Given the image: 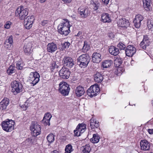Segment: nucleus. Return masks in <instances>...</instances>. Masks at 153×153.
I'll return each mask as SVG.
<instances>
[{"label":"nucleus","mask_w":153,"mask_h":153,"mask_svg":"<svg viewBox=\"0 0 153 153\" xmlns=\"http://www.w3.org/2000/svg\"><path fill=\"white\" fill-rule=\"evenodd\" d=\"M24 65V63L22 61H19L16 63V67L18 69L22 70L23 69Z\"/></svg>","instance_id":"ea45409f"},{"label":"nucleus","mask_w":153,"mask_h":153,"mask_svg":"<svg viewBox=\"0 0 153 153\" xmlns=\"http://www.w3.org/2000/svg\"><path fill=\"white\" fill-rule=\"evenodd\" d=\"M136 51V48L131 45L128 46L125 51L126 55L128 56H132Z\"/></svg>","instance_id":"4468645a"},{"label":"nucleus","mask_w":153,"mask_h":153,"mask_svg":"<svg viewBox=\"0 0 153 153\" xmlns=\"http://www.w3.org/2000/svg\"><path fill=\"white\" fill-rule=\"evenodd\" d=\"M36 136H33L32 137L30 138V141L31 142V144L36 142Z\"/></svg>","instance_id":"09e8293b"},{"label":"nucleus","mask_w":153,"mask_h":153,"mask_svg":"<svg viewBox=\"0 0 153 153\" xmlns=\"http://www.w3.org/2000/svg\"><path fill=\"white\" fill-rule=\"evenodd\" d=\"M148 132L150 134H153V129H148Z\"/></svg>","instance_id":"13d9d810"},{"label":"nucleus","mask_w":153,"mask_h":153,"mask_svg":"<svg viewBox=\"0 0 153 153\" xmlns=\"http://www.w3.org/2000/svg\"><path fill=\"white\" fill-rule=\"evenodd\" d=\"M78 11L81 17L85 18L87 17L90 13V11L88 9L80 7L78 9Z\"/></svg>","instance_id":"f8f14e48"},{"label":"nucleus","mask_w":153,"mask_h":153,"mask_svg":"<svg viewBox=\"0 0 153 153\" xmlns=\"http://www.w3.org/2000/svg\"><path fill=\"white\" fill-rule=\"evenodd\" d=\"M73 150L72 146L71 144H68L66 146L65 153H71Z\"/></svg>","instance_id":"c9c22d12"},{"label":"nucleus","mask_w":153,"mask_h":153,"mask_svg":"<svg viewBox=\"0 0 153 153\" xmlns=\"http://www.w3.org/2000/svg\"><path fill=\"white\" fill-rule=\"evenodd\" d=\"M9 103V101L8 99L7 98L4 99L0 102V109L2 110L6 109Z\"/></svg>","instance_id":"4be33fe9"},{"label":"nucleus","mask_w":153,"mask_h":153,"mask_svg":"<svg viewBox=\"0 0 153 153\" xmlns=\"http://www.w3.org/2000/svg\"><path fill=\"white\" fill-rule=\"evenodd\" d=\"M143 6L147 11H150L152 9L151 6V0H143Z\"/></svg>","instance_id":"393cba45"},{"label":"nucleus","mask_w":153,"mask_h":153,"mask_svg":"<svg viewBox=\"0 0 153 153\" xmlns=\"http://www.w3.org/2000/svg\"><path fill=\"white\" fill-rule=\"evenodd\" d=\"M108 36L110 39H111L114 37V35L113 33H111L108 34Z\"/></svg>","instance_id":"5fc2aeb1"},{"label":"nucleus","mask_w":153,"mask_h":153,"mask_svg":"<svg viewBox=\"0 0 153 153\" xmlns=\"http://www.w3.org/2000/svg\"><path fill=\"white\" fill-rule=\"evenodd\" d=\"M89 49V46L86 42H84L83 48L82 49V51L84 52H86Z\"/></svg>","instance_id":"e433bc0d"},{"label":"nucleus","mask_w":153,"mask_h":153,"mask_svg":"<svg viewBox=\"0 0 153 153\" xmlns=\"http://www.w3.org/2000/svg\"><path fill=\"white\" fill-rule=\"evenodd\" d=\"M100 138V137L98 134H94L93 137L91 139V141L92 143H97L99 142Z\"/></svg>","instance_id":"c85d7f7f"},{"label":"nucleus","mask_w":153,"mask_h":153,"mask_svg":"<svg viewBox=\"0 0 153 153\" xmlns=\"http://www.w3.org/2000/svg\"><path fill=\"white\" fill-rule=\"evenodd\" d=\"M47 139L49 143H52L54 140V135L53 134L51 133L47 136Z\"/></svg>","instance_id":"72a5a7b5"},{"label":"nucleus","mask_w":153,"mask_h":153,"mask_svg":"<svg viewBox=\"0 0 153 153\" xmlns=\"http://www.w3.org/2000/svg\"><path fill=\"white\" fill-rule=\"evenodd\" d=\"M141 149L143 151H148L150 149V143L146 140H141L140 142Z\"/></svg>","instance_id":"2eb2a0df"},{"label":"nucleus","mask_w":153,"mask_h":153,"mask_svg":"<svg viewBox=\"0 0 153 153\" xmlns=\"http://www.w3.org/2000/svg\"><path fill=\"white\" fill-rule=\"evenodd\" d=\"M34 20L33 16H28L24 20V25L25 28L27 29H30L32 26V24Z\"/></svg>","instance_id":"9d476101"},{"label":"nucleus","mask_w":153,"mask_h":153,"mask_svg":"<svg viewBox=\"0 0 153 153\" xmlns=\"http://www.w3.org/2000/svg\"><path fill=\"white\" fill-rule=\"evenodd\" d=\"M75 92L77 96L80 97L83 95L85 92L84 88L81 86L77 87L75 90Z\"/></svg>","instance_id":"a211bd4d"},{"label":"nucleus","mask_w":153,"mask_h":153,"mask_svg":"<svg viewBox=\"0 0 153 153\" xmlns=\"http://www.w3.org/2000/svg\"><path fill=\"white\" fill-rule=\"evenodd\" d=\"M92 5L93 6V9L94 10H96L99 7L100 5V4L99 2L97 1L96 2H94L92 4Z\"/></svg>","instance_id":"c03bdc74"},{"label":"nucleus","mask_w":153,"mask_h":153,"mask_svg":"<svg viewBox=\"0 0 153 153\" xmlns=\"http://www.w3.org/2000/svg\"><path fill=\"white\" fill-rule=\"evenodd\" d=\"M59 91L63 95H68L70 88L68 84L65 82H61L59 85Z\"/></svg>","instance_id":"423d86ee"},{"label":"nucleus","mask_w":153,"mask_h":153,"mask_svg":"<svg viewBox=\"0 0 153 153\" xmlns=\"http://www.w3.org/2000/svg\"><path fill=\"white\" fill-rule=\"evenodd\" d=\"M90 57L88 54H82L77 59V64L81 68L86 67L89 63Z\"/></svg>","instance_id":"f03ea898"},{"label":"nucleus","mask_w":153,"mask_h":153,"mask_svg":"<svg viewBox=\"0 0 153 153\" xmlns=\"http://www.w3.org/2000/svg\"><path fill=\"white\" fill-rule=\"evenodd\" d=\"M15 67L13 65H10L7 70V73L9 75L15 72Z\"/></svg>","instance_id":"7c9ffc66"},{"label":"nucleus","mask_w":153,"mask_h":153,"mask_svg":"<svg viewBox=\"0 0 153 153\" xmlns=\"http://www.w3.org/2000/svg\"><path fill=\"white\" fill-rule=\"evenodd\" d=\"M41 128L36 122H32L30 126V130L32 131L31 133L32 136H37L40 134Z\"/></svg>","instance_id":"0eeeda50"},{"label":"nucleus","mask_w":153,"mask_h":153,"mask_svg":"<svg viewBox=\"0 0 153 153\" xmlns=\"http://www.w3.org/2000/svg\"><path fill=\"white\" fill-rule=\"evenodd\" d=\"M64 21L60 24L58 26V31L62 35H64L65 36H67L70 32L69 21L66 19H64Z\"/></svg>","instance_id":"f257e3e1"},{"label":"nucleus","mask_w":153,"mask_h":153,"mask_svg":"<svg viewBox=\"0 0 153 153\" xmlns=\"http://www.w3.org/2000/svg\"><path fill=\"white\" fill-rule=\"evenodd\" d=\"M7 153H13L12 151H8Z\"/></svg>","instance_id":"e2e57ef3"},{"label":"nucleus","mask_w":153,"mask_h":153,"mask_svg":"<svg viewBox=\"0 0 153 153\" xmlns=\"http://www.w3.org/2000/svg\"><path fill=\"white\" fill-rule=\"evenodd\" d=\"M100 88L97 85L95 84L91 86L87 91L88 95L92 97L97 95V93L99 92Z\"/></svg>","instance_id":"6e6552de"},{"label":"nucleus","mask_w":153,"mask_h":153,"mask_svg":"<svg viewBox=\"0 0 153 153\" xmlns=\"http://www.w3.org/2000/svg\"><path fill=\"white\" fill-rule=\"evenodd\" d=\"M26 143H27V145H30L31 144V142L30 141V138H27L25 141Z\"/></svg>","instance_id":"8fccbe9b"},{"label":"nucleus","mask_w":153,"mask_h":153,"mask_svg":"<svg viewBox=\"0 0 153 153\" xmlns=\"http://www.w3.org/2000/svg\"><path fill=\"white\" fill-rule=\"evenodd\" d=\"M109 52L111 55L116 56L119 53V50L118 48L114 47L111 46L109 48Z\"/></svg>","instance_id":"bb28decb"},{"label":"nucleus","mask_w":153,"mask_h":153,"mask_svg":"<svg viewBox=\"0 0 153 153\" xmlns=\"http://www.w3.org/2000/svg\"><path fill=\"white\" fill-rule=\"evenodd\" d=\"M46 0H40V2L41 3H42L45 1Z\"/></svg>","instance_id":"680f3d73"},{"label":"nucleus","mask_w":153,"mask_h":153,"mask_svg":"<svg viewBox=\"0 0 153 153\" xmlns=\"http://www.w3.org/2000/svg\"><path fill=\"white\" fill-rule=\"evenodd\" d=\"M118 25L121 27H127L129 25L128 20L125 19H121L117 22Z\"/></svg>","instance_id":"5701e85b"},{"label":"nucleus","mask_w":153,"mask_h":153,"mask_svg":"<svg viewBox=\"0 0 153 153\" xmlns=\"http://www.w3.org/2000/svg\"><path fill=\"white\" fill-rule=\"evenodd\" d=\"M112 62V61L111 60H105L103 62L102 66L104 68H107L111 66Z\"/></svg>","instance_id":"c756f323"},{"label":"nucleus","mask_w":153,"mask_h":153,"mask_svg":"<svg viewBox=\"0 0 153 153\" xmlns=\"http://www.w3.org/2000/svg\"><path fill=\"white\" fill-rule=\"evenodd\" d=\"M32 45L31 43L29 42L25 44L24 46V51L26 54L28 55L31 53L32 51Z\"/></svg>","instance_id":"412c9836"},{"label":"nucleus","mask_w":153,"mask_h":153,"mask_svg":"<svg viewBox=\"0 0 153 153\" xmlns=\"http://www.w3.org/2000/svg\"><path fill=\"white\" fill-rule=\"evenodd\" d=\"M110 0H102V2L105 5L108 4Z\"/></svg>","instance_id":"6e6d98bb"},{"label":"nucleus","mask_w":153,"mask_h":153,"mask_svg":"<svg viewBox=\"0 0 153 153\" xmlns=\"http://www.w3.org/2000/svg\"><path fill=\"white\" fill-rule=\"evenodd\" d=\"M90 126L92 129H94L99 126V122L95 119H91L90 120Z\"/></svg>","instance_id":"a878e982"},{"label":"nucleus","mask_w":153,"mask_h":153,"mask_svg":"<svg viewBox=\"0 0 153 153\" xmlns=\"http://www.w3.org/2000/svg\"><path fill=\"white\" fill-rule=\"evenodd\" d=\"M152 105H153V100L152 101Z\"/></svg>","instance_id":"69168bd1"},{"label":"nucleus","mask_w":153,"mask_h":153,"mask_svg":"<svg viewBox=\"0 0 153 153\" xmlns=\"http://www.w3.org/2000/svg\"><path fill=\"white\" fill-rule=\"evenodd\" d=\"M79 125H80L79 126V130L80 134L83 133L85 130L86 128L85 127V124L82 123L79 124Z\"/></svg>","instance_id":"58836bf2"},{"label":"nucleus","mask_w":153,"mask_h":153,"mask_svg":"<svg viewBox=\"0 0 153 153\" xmlns=\"http://www.w3.org/2000/svg\"><path fill=\"white\" fill-rule=\"evenodd\" d=\"M40 77L39 74L37 72H31L30 74V77L32 81V84L34 85L37 83L39 80Z\"/></svg>","instance_id":"ddd939ff"},{"label":"nucleus","mask_w":153,"mask_h":153,"mask_svg":"<svg viewBox=\"0 0 153 153\" xmlns=\"http://www.w3.org/2000/svg\"><path fill=\"white\" fill-rule=\"evenodd\" d=\"M70 45V44L69 42H65L63 44V47L65 48H69Z\"/></svg>","instance_id":"49530a36"},{"label":"nucleus","mask_w":153,"mask_h":153,"mask_svg":"<svg viewBox=\"0 0 153 153\" xmlns=\"http://www.w3.org/2000/svg\"><path fill=\"white\" fill-rule=\"evenodd\" d=\"M51 153H59V152L56 150H54V151L51 152Z\"/></svg>","instance_id":"052dcab7"},{"label":"nucleus","mask_w":153,"mask_h":153,"mask_svg":"<svg viewBox=\"0 0 153 153\" xmlns=\"http://www.w3.org/2000/svg\"><path fill=\"white\" fill-rule=\"evenodd\" d=\"M57 49L56 44L52 42L48 44L47 45V51L51 53L54 52Z\"/></svg>","instance_id":"b1692460"},{"label":"nucleus","mask_w":153,"mask_h":153,"mask_svg":"<svg viewBox=\"0 0 153 153\" xmlns=\"http://www.w3.org/2000/svg\"><path fill=\"white\" fill-rule=\"evenodd\" d=\"M59 74L61 78L64 79H68L70 74L68 69L63 67L59 71Z\"/></svg>","instance_id":"9b49d317"},{"label":"nucleus","mask_w":153,"mask_h":153,"mask_svg":"<svg viewBox=\"0 0 153 153\" xmlns=\"http://www.w3.org/2000/svg\"><path fill=\"white\" fill-rule=\"evenodd\" d=\"M15 122L12 120L7 119L2 123V127L3 129L7 132H10L14 128Z\"/></svg>","instance_id":"7ed1b4c3"},{"label":"nucleus","mask_w":153,"mask_h":153,"mask_svg":"<svg viewBox=\"0 0 153 153\" xmlns=\"http://www.w3.org/2000/svg\"><path fill=\"white\" fill-rule=\"evenodd\" d=\"M80 125H78L76 128L75 130L74 131V135L76 136H79L80 135V133L79 131V126Z\"/></svg>","instance_id":"79ce46f5"},{"label":"nucleus","mask_w":153,"mask_h":153,"mask_svg":"<svg viewBox=\"0 0 153 153\" xmlns=\"http://www.w3.org/2000/svg\"><path fill=\"white\" fill-rule=\"evenodd\" d=\"M102 21L104 23L110 22L111 20L107 13H103L101 16Z\"/></svg>","instance_id":"cd10ccee"},{"label":"nucleus","mask_w":153,"mask_h":153,"mask_svg":"<svg viewBox=\"0 0 153 153\" xmlns=\"http://www.w3.org/2000/svg\"><path fill=\"white\" fill-rule=\"evenodd\" d=\"M143 19V17L141 15L138 14L135 16L133 21V22L136 27L139 28L140 27L141 25V22Z\"/></svg>","instance_id":"dca6fc26"},{"label":"nucleus","mask_w":153,"mask_h":153,"mask_svg":"<svg viewBox=\"0 0 153 153\" xmlns=\"http://www.w3.org/2000/svg\"><path fill=\"white\" fill-rule=\"evenodd\" d=\"M148 29L151 30V31L153 30V21L150 20H148L147 23Z\"/></svg>","instance_id":"a19ab883"},{"label":"nucleus","mask_w":153,"mask_h":153,"mask_svg":"<svg viewBox=\"0 0 153 153\" xmlns=\"http://www.w3.org/2000/svg\"><path fill=\"white\" fill-rule=\"evenodd\" d=\"M149 41L147 40L145 42L142 41L140 44V46L143 49H146V46H149Z\"/></svg>","instance_id":"2f4dec72"},{"label":"nucleus","mask_w":153,"mask_h":153,"mask_svg":"<svg viewBox=\"0 0 153 153\" xmlns=\"http://www.w3.org/2000/svg\"><path fill=\"white\" fill-rule=\"evenodd\" d=\"M82 33V32L81 31H79L77 34L76 35V36H80Z\"/></svg>","instance_id":"bf43d9fd"},{"label":"nucleus","mask_w":153,"mask_h":153,"mask_svg":"<svg viewBox=\"0 0 153 153\" xmlns=\"http://www.w3.org/2000/svg\"><path fill=\"white\" fill-rule=\"evenodd\" d=\"M48 21L44 20L41 22V24L42 26H44L45 24H47L48 23Z\"/></svg>","instance_id":"864d4df0"},{"label":"nucleus","mask_w":153,"mask_h":153,"mask_svg":"<svg viewBox=\"0 0 153 153\" xmlns=\"http://www.w3.org/2000/svg\"><path fill=\"white\" fill-rule=\"evenodd\" d=\"M117 46L120 50H124L126 47V46L121 42H120Z\"/></svg>","instance_id":"a18cd8bd"},{"label":"nucleus","mask_w":153,"mask_h":153,"mask_svg":"<svg viewBox=\"0 0 153 153\" xmlns=\"http://www.w3.org/2000/svg\"><path fill=\"white\" fill-rule=\"evenodd\" d=\"M59 65L60 64L58 62H53L50 66L51 71H53L55 68H58Z\"/></svg>","instance_id":"473e14b6"},{"label":"nucleus","mask_w":153,"mask_h":153,"mask_svg":"<svg viewBox=\"0 0 153 153\" xmlns=\"http://www.w3.org/2000/svg\"><path fill=\"white\" fill-rule=\"evenodd\" d=\"M62 63L64 65L69 68L73 67L75 64V62L72 58L67 56H65L63 58Z\"/></svg>","instance_id":"1a4fd4ad"},{"label":"nucleus","mask_w":153,"mask_h":153,"mask_svg":"<svg viewBox=\"0 0 153 153\" xmlns=\"http://www.w3.org/2000/svg\"><path fill=\"white\" fill-rule=\"evenodd\" d=\"M13 42V37L11 36H10L8 37L7 39L5 42V44H6V43H9V44H12Z\"/></svg>","instance_id":"37998d69"},{"label":"nucleus","mask_w":153,"mask_h":153,"mask_svg":"<svg viewBox=\"0 0 153 153\" xmlns=\"http://www.w3.org/2000/svg\"><path fill=\"white\" fill-rule=\"evenodd\" d=\"M120 68H118V70H118V71L119 70H120Z\"/></svg>","instance_id":"0e129e2a"},{"label":"nucleus","mask_w":153,"mask_h":153,"mask_svg":"<svg viewBox=\"0 0 153 153\" xmlns=\"http://www.w3.org/2000/svg\"><path fill=\"white\" fill-rule=\"evenodd\" d=\"M28 10L27 8L24 9L23 7H20L17 8L15 12L16 16H19L21 20L24 19L28 14Z\"/></svg>","instance_id":"39448f33"},{"label":"nucleus","mask_w":153,"mask_h":153,"mask_svg":"<svg viewBox=\"0 0 153 153\" xmlns=\"http://www.w3.org/2000/svg\"><path fill=\"white\" fill-rule=\"evenodd\" d=\"M11 22H6V23L4 25V28L6 29H9L10 26Z\"/></svg>","instance_id":"de8ad7c7"},{"label":"nucleus","mask_w":153,"mask_h":153,"mask_svg":"<svg viewBox=\"0 0 153 153\" xmlns=\"http://www.w3.org/2000/svg\"><path fill=\"white\" fill-rule=\"evenodd\" d=\"M51 117L52 116L49 113L45 114L43 119L41 121L42 123L44 124L45 126L50 125V120Z\"/></svg>","instance_id":"6ab92c4d"},{"label":"nucleus","mask_w":153,"mask_h":153,"mask_svg":"<svg viewBox=\"0 0 153 153\" xmlns=\"http://www.w3.org/2000/svg\"><path fill=\"white\" fill-rule=\"evenodd\" d=\"M147 40H149L148 37L147 35H144L142 41L145 42Z\"/></svg>","instance_id":"3c124183"},{"label":"nucleus","mask_w":153,"mask_h":153,"mask_svg":"<svg viewBox=\"0 0 153 153\" xmlns=\"http://www.w3.org/2000/svg\"><path fill=\"white\" fill-rule=\"evenodd\" d=\"M92 59L94 62L98 63L101 60V54L99 53H94L92 55Z\"/></svg>","instance_id":"aec40b11"},{"label":"nucleus","mask_w":153,"mask_h":153,"mask_svg":"<svg viewBox=\"0 0 153 153\" xmlns=\"http://www.w3.org/2000/svg\"><path fill=\"white\" fill-rule=\"evenodd\" d=\"M94 80L98 83H100L103 80V77L102 74L99 72H97L94 75Z\"/></svg>","instance_id":"f3484780"},{"label":"nucleus","mask_w":153,"mask_h":153,"mask_svg":"<svg viewBox=\"0 0 153 153\" xmlns=\"http://www.w3.org/2000/svg\"><path fill=\"white\" fill-rule=\"evenodd\" d=\"M65 3H69L72 0H62Z\"/></svg>","instance_id":"4d7b16f0"},{"label":"nucleus","mask_w":153,"mask_h":153,"mask_svg":"<svg viewBox=\"0 0 153 153\" xmlns=\"http://www.w3.org/2000/svg\"><path fill=\"white\" fill-rule=\"evenodd\" d=\"M12 91L14 95L21 92L22 91V86L19 82L14 81L11 83Z\"/></svg>","instance_id":"20e7f679"},{"label":"nucleus","mask_w":153,"mask_h":153,"mask_svg":"<svg viewBox=\"0 0 153 153\" xmlns=\"http://www.w3.org/2000/svg\"><path fill=\"white\" fill-rule=\"evenodd\" d=\"M122 63V61L120 58H117L114 60V64L116 67H118Z\"/></svg>","instance_id":"f704fd0d"},{"label":"nucleus","mask_w":153,"mask_h":153,"mask_svg":"<svg viewBox=\"0 0 153 153\" xmlns=\"http://www.w3.org/2000/svg\"><path fill=\"white\" fill-rule=\"evenodd\" d=\"M28 103L27 102H25L24 105H23L22 106H21V107L22 108H24L25 107V109H26V108H27L28 107Z\"/></svg>","instance_id":"603ef678"},{"label":"nucleus","mask_w":153,"mask_h":153,"mask_svg":"<svg viewBox=\"0 0 153 153\" xmlns=\"http://www.w3.org/2000/svg\"><path fill=\"white\" fill-rule=\"evenodd\" d=\"M91 150V148L89 145H86L84 148V149L82 151V153H89Z\"/></svg>","instance_id":"4c0bfd02"}]
</instances>
